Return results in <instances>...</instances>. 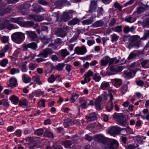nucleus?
<instances>
[{"label": "nucleus", "instance_id": "41", "mask_svg": "<svg viewBox=\"0 0 149 149\" xmlns=\"http://www.w3.org/2000/svg\"><path fill=\"white\" fill-rule=\"evenodd\" d=\"M9 21L17 23L19 24V25H20V22H21V21H19V18H11L10 19V20Z\"/></svg>", "mask_w": 149, "mask_h": 149}, {"label": "nucleus", "instance_id": "54", "mask_svg": "<svg viewBox=\"0 0 149 149\" xmlns=\"http://www.w3.org/2000/svg\"><path fill=\"white\" fill-rule=\"evenodd\" d=\"M142 25L143 28L149 26V19H146L145 22H142Z\"/></svg>", "mask_w": 149, "mask_h": 149}, {"label": "nucleus", "instance_id": "48", "mask_svg": "<svg viewBox=\"0 0 149 149\" xmlns=\"http://www.w3.org/2000/svg\"><path fill=\"white\" fill-rule=\"evenodd\" d=\"M97 12V17H99L100 15H102L103 13V8L102 7L98 8Z\"/></svg>", "mask_w": 149, "mask_h": 149}, {"label": "nucleus", "instance_id": "47", "mask_svg": "<svg viewBox=\"0 0 149 149\" xmlns=\"http://www.w3.org/2000/svg\"><path fill=\"white\" fill-rule=\"evenodd\" d=\"M21 71L23 72H26L27 71L26 65L25 63H22L21 64Z\"/></svg>", "mask_w": 149, "mask_h": 149}, {"label": "nucleus", "instance_id": "29", "mask_svg": "<svg viewBox=\"0 0 149 149\" xmlns=\"http://www.w3.org/2000/svg\"><path fill=\"white\" fill-rule=\"evenodd\" d=\"M63 145L65 148H69L72 144V141L70 140H66L63 142Z\"/></svg>", "mask_w": 149, "mask_h": 149}, {"label": "nucleus", "instance_id": "46", "mask_svg": "<svg viewBox=\"0 0 149 149\" xmlns=\"http://www.w3.org/2000/svg\"><path fill=\"white\" fill-rule=\"evenodd\" d=\"M10 72V74L12 75H14L16 73H19L20 72V70L18 68H14L11 69Z\"/></svg>", "mask_w": 149, "mask_h": 149}, {"label": "nucleus", "instance_id": "7", "mask_svg": "<svg viewBox=\"0 0 149 149\" xmlns=\"http://www.w3.org/2000/svg\"><path fill=\"white\" fill-rule=\"evenodd\" d=\"M53 53L52 50L49 48L45 49L43 52L38 55V57L42 56L44 58L47 57L48 55H51Z\"/></svg>", "mask_w": 149, "mask_h": 149}, {"label": "nucleus", "instance_id": "27", "mask_svg": "<svg viewBox=\"0 0 149 149\" xmlns=\"http://www.w3.org/2000/svg\"><path fill=\"white\" fill-rule=\"evenodd\" d=\"M10 100L15 104H17L19 101L18 98L15 95H13L11 96Z\"/></svg>", "mask_w": 149, "mask_h": 149}, {"label": "nucleus", "instance_id": "33", "mask_svg": "<svg viewBox=\"0 0 149 149\" xmlns=\"http://www.w3.org/2000/svg\"><path fill=\"white\" fill-rule=\"evenodd\" d=\"M123 68L122 66H118V67H114L112 66H111L110 67L111 70L112 71H117L118 72H121Z\"/></svg>", "mask_w": 149, "mask_h": 149}, {"label": "nucleus", "instance_id": "5", "mask_svg": "<svg viewBox=\"0 0 149 149\" xmlns=\"http://www.w3.org/2000/svg\"><path fill=\"white\" fill-rule=\"evenodd\" d=\"M113 117L117 119L118 123L120 125L124 126L126 125V119L124 116L115 114L114 115Z\"/></svg>", "mask_w": 149, "mask_h": 149}, {"label": "nucleus", "instance_id": "63", "mask_svg": "<svg viewBox=\"0 0 149 149\" xmlns=\"http://www.w3.org/2000/svg\"><path fill=\"white\" fill-rule=\"evenodd\" d=\"M113 102H112L110 106H107L106 107L107 111H111L113 109Z\"/></svg>", "mask_w": 149, "mask_h": 149}, {"label": "nucleus", "instance_id": "35", "mask_svg": "<svg viewBox=\"0 0 149 149\" xmlns=\"http://www.w3.org/2000/svg\"><path fill=\"white\" fill-rule=\"evenodd\" d=\"M80 33L78 31L77 33H75L73 37L69 40V43H71L75 41L78 38Z\"/></svg>", "mask_w": 149, "mask_h": 149}, {"label": "nucleus", "instance_id": "28", "mask_svg": "<svg viewBox=\"0 0 149 149\" xmlns=\"http://www.w3.org/2000/svg\"><path fill=\"white\" fill-rule=\"evenodd\" d=\"M80 22L79 19L77 18H74L70 21L68 23L69 25H75Z\"/></svg>", "mask_w": 149, "mask_h": 149}, {"label": "nucleus", "instance_id": "22", "mask_svg": "<svg viewBox=\"0 0 149 149\" xmlns=\"http://www.w3.org/2000/svg\"><path fill=\"white\" fill-rule=\"evenodd\" d=\"M133 72L130 70L125 71L123 73V76L127 79H129L132 77V75Z\"/></svg>", "mask_w": 149, "mask_h": 149}, {"label": "nucleus", "instance_id": "36", "mask_svg": "<svg viewBox=\"0 0 149 149\" xmlns=\"http://www.w3.org/2000/svg\"><path fill=\"white\" fill-rule=\"evenodd\" d=\"M65 65V64L64 63H58L56 65L55 68L58 71H60L62 70Z\"/></svg>", "mask_w": 149, "mask_h": 149}, {"label": "nucleus", "instance_id": "43", "mask_svg": "<svg viewBox=\"0 0 149 149\" xmlns=\"http://www.w3.org/2000/svg\"><path fill=\"white\" fill-rule=\"evenodd\" d=\"M149 37V30L144 31L143 36L141 38L142 40H145Z\"/></svg>", "mask_w": 149, "mask_h": 149}, {"label": "nucleus", "instance_id": "25", "mask_svg": "<svg viewBox=\"0 0 149 149\" xmlns=\"http://www.w3.org/2000/svg\"><path fill=\"white\" fill-rule=\"evenodd\" d=\"M17 81L15 78H12L10 80V82L8 86L13 88L16 86Z\"/></svg>", "mask_w": 149, "mask_h": 149}, {"label": "nucleus", "instance_id": "55", "mask_svg": "<svg viewBox=\"0 0 149 149\" xmlns=\"http://www.w3.org/2000/svg\"><path fill=\"white\" fill-rule=\"evenodd\" d=\"M67 1L66 0H58L55 3V5L57 6H61L63 4V3L64 1Z\"/></svg>", "mask_w": 149, "mask_h": 149}, {"label": "nucleus", "instance_id": "42", "mask_svg": "<svg viewBox=\"0 0 149 149\" xmlns=\"http://www.w3.org/2000/svg\"><path fill=\"white\" fill-rule=\"evenodd\" d=\"M111 41L112 42L117 41L119 38V37L115 33L111 35Z\"/></svg>", "mask_w": 149, "mask_h": 149}, {"label": "nucleus", "instance_id": "21", "mask_svg": "<svg viewBox=\"0 0 149 149\" xmlns=\"http://www.w3.org/2000/svg\"><path fill=\"white\" fill-rule=\"evenodd\" d=\"M9 46L8 45H6L5 47L0 51V57L2 58L5 55L6 53L9 48Z\"/></svg>", "mask_w": 149, "mask_h": 149}, {"label": "nucleus", "instance_id": "1", "mask_svg": "<svg viewBox=\"0 0 149 149\" xmlns=\"http://www.w3.org/2000/svg\"><path fill=\"white\" fill-rule=\"evenodd\" d=\"M129 40L130 42L128 45L130 47L134 46L139 47L141 44V40H142L141 38H140L139 36L136 35L130 36Z\"/></svg>", "mask_w": 149, "mask_h": 149}, {"label": "nucleus", "instance_id": "56", "mask_svg": "<svg viewBox=\"0 0 149 149\" xmlns=\"http://www.w3.org/2000/svg\"><path fill=\"white\" fill-rule=\"evenodd\" d=\"M114 6L116 8H117L119 11H121L122 9V6L118 2H116L114 4Z\"/></svg>", "mask_w": 149, "mask_h": 149}, {"label": "nucleus", "instance_id": "45", "mask_svg": "<svg viewBox=\"0 0 149 149\" xmlns=\"http://www.w3.org/2000/svg\"><path fill=\"white\" fill-rule=\"evenodd\" d=\"M29 48L33 50H36L37 47V43L35 42H32L29 43Z\"/></svg>", "mask_w": 149, "mask_h": 149}, {"label": "nucleus", "instance_id": "34", "mask_svg": "<svg viewBox=\"0 0 149 149\" xmlns=\"http://www.w3.org/2000/svg\"><path fill=\"white\" fill-rule=\"evenodd\" d=\"M22 77L23 81L25 83H29L31 81V79L28 77L26 74L23 75Z\"/></svg>", "mask_w": 149, "mask_h": 149}, {"label": "nucleus", "instance_id": "24", "mask_svg": "<svg viewBox=\"0 0 149 149\" xmlns=\"http://www.w3.org/2000/svg\"><path fill=\"white\" fill-rule=\"evenodd\" d=\"M134 29L135 28L134 26H132L131 27H130L129 26H127L124 27L123 31L125 33H127L130 31L133 32Z\"/></svg>", "mask_w": 149, "mask_h": 149}, {"label": "nucleus", "instance_id": "18", "mask_svg": "<svg viewBox=\"0 0 149 149\" xmlns=\"http://www.w3.org/2000/svg\"><path fill=\"white\" fill-rule=\"evenodd\" d=\"M111 81L112 83L117 88L119 87L122 83V80L119 79H112L111 80Z\"/></svg>", "mask_w": 149, "mask_h": 149}, {"label": "nucleus", "instance_id": "60", "mask_svg": "<svg viewBox=\"0 0 149 149\" xmlns=\"http://www.w3.org/2000/svg\"><path fill=\"white\" fill-rule=\"evenodd\" d=\"M102 98L101 97H97V98L96 100L95 105H98L100 104V103L102 101Z\"/></svg>", "mask_w": 149, "mask_h": 149}, {"label": "nucleus", "instance_id": "37", "mask_svg": "<svg viewBox=\"0 0 149 149\" xmlns=\"http://www.w3.org/2000/svg\"><path fill=\"white\" fill-rule=\"evenodd\" d=\"M122 26L121 25L118 26H116L115 29L113 28H112V29L113 31L120 33L122 31Z\"/></svg>", "mask_w": 149, "mask_h": 149}, {"label": "nucleus", "instance_id": "52", "mask_svg": "<svg viewBox=\"0 0 149 149\" xmlns=\"http://www.w3.org/2000/svg\"><path fill=\"white\" fill-rule=\"evenodd\" d=\"M127 86L126 85L123 86L121 88V92L122 94H124L127 90Z\"/></svg>", "mask_w": 149, "mask_h": 149}, {"label": "nucleus", "instance_id": "13", "mask_svg": "<svg viewBox=\"0 0 149 149\" xmlns=\"http://www.w3.org/2000/svg\"><path fill=\"white\" fill-rule=\"evenodd\" d=\"M70 17L68 13L64 12L60 17V20L61 21L66 22L70 19Z\"/></svg>", "mask_w": 149, "mask_h": 149}, {"label": "nucleus", "instance_id": "4", "mask_svg": "<svg viewBox=\"0 0 149 149\" xmlns=\"http://www.w3.org/2000/svg\"><path fill=\"white\" fill-rule=\"evenodd\" d=\"M67 27L65 26L57 28L55 31V34L58 36L64 37L67 35Z\"/></svg>", "mask_w": 149, "mask_h": 149}, {"label": "nucleus", "instance_id": "44", "mask_svg": "<svg viewBox=\"0 0 149 149\" xmlns=\"http://www.w3.org/2000/svg\"><path fill=\"white\" fill-rule=\"evenodd\" d=\"M93 21V19H88L83 20L82 22L84 25H88L91 24Z\"/></svg>", "mask_w": 149, "mask_h": 149}, {"label": "nucleus", "instance_id": "8", "mask_svg": "<svg viewBox=\"0 0 149 149\" xmlns=\"http://www.w3.org/2000/svg\"><path fill=\"white\" fill-rule=\"evenodd\" d=\"M108 147L105 148V149H116L119 146V144L117 141L113 140L110 141L109 139V143L108 145Z\"/></svg>", "mask_w": 149, "mask_h": 149}, {"label": "nucleus", "instance_id": "15", "mask_svg": "<svg viewBox=\"0 0 149 149\" xmlns=\"http://www.w3.org/2000/svg\"><path fill=\"white\" fill-rule=\"evenodd\" d=\"M29 17H31L36 21L40 22L44 19L43 17L41 15H30Z\"/></svg>", "mask_w": 149, "mask_h": 149}, {"label": "nucleus", "instance_id": "39", "mask_svg": "<svg viewBox=\"0 0 149 149\" xmlns=\"http://www.w3.org/2000/svg\"><path fill=\"white\" fill-rule=\"evenodd\" d=\"M69 52L66 49H63L61 50V54L63 57L65 58L66 56L69 55Z\"/></svg>", "mask_w": 149, "mask_h": 149}, {"label": "nucleus", "instance_id": "49", "mask_svg": "<svg viewBox=\"0 0 149 149\" xmlns=\"http://www.w3.org/2000/svg\"><path fill=\"white\" fill-rule=\"evenodd\" d=\"M38 66V64L34 63H31L29 66V69L31 70H33L35 68Z\"/></svg>", "mask_w": 149, "mask_h": 149}, {"label": "nucleus", "instance_id": "2", "mask_svg": "<svg viewBox=\"0 0 149 149\" xmlns=\"http://www.w3.org/2000/svg\"><path fill=\"white\" fill-rule=\"evenodd\" d=\"M11 38L13 41L17 44H20L25 38V34L21 32H16L12 34Z\"/></svg>", "mask_w": 149, "mask_h": 149}, {"label": "nucleus", "instance_id": "58", "mask_svg": "<svg viewBox=\"0 0 149 149\" xmlns=\"http://www.w3.org/2000/svg\"><path fill=\"white\" fill-rule=\"evenodd\" d=\"M19 105L20 106L24 105L26 106L28 105V102L25 99H24L20 101Z\"/></svg>", "mask_w": 149, "mask_h": 149}, {"label": "nucleus", "instance_id": "38", "mask_svg": "<svg viewBox=\"0 0 149 149\" xmlns=\"http://www.w3.org/2000/svg\"><path fill=\"white\" fill-rule=\"evenodd\" d=\"M7 29L9 30H12L15 29H18V27L17 26H15L13 24H7Z\"/></svg>", "mask_w": 149, "mask_h": 149}, {"label": "nucleus", "instance_id": "31", "mask_svg": "<svg viewBox=\"0 0 149 149\" xmlns=\"http://www.w3.org/2000/svg\"><path fill=\"white\" fill-rule=\"evenodd\" d=\"M33 11L34 12L38 13L41 11H45V10L41 6H39L37 7H34Z\"/></svg>", "mask_w": 149, "mask_h": 149}, {"label": "nucleus", "instance_id": "6", "mask_svg": "<svg viewBox=\"0 0 149 149\" xmlns=\"http://www.w3.org/2000/svg\"><path fill=\"white\" fill-rule=\"evenodd\" d=\"M97 8V2L95 0H92L91 1V4L89 6V10L86 11L87 13L92 14L93 12H95Z\"/></svg>", "mask_w": 149, "mask_h": 149}, {"label": "nucleus", "instance_id": "51", "mask_svg": "<svg viewBox=\"0 0 149 149\" xmlns=\"http://www.w3.org/2000/svg\"><path fill=\"white\" fill-rule=\"evenodd\" d=\"M44 135L45 136L49 138H52L53 137V134L51 132L47 130H46L45 131Z\"/></svg>", "mask_w": 149, "mask_h": 149}, {"label": "nucleus", "instance_id": "19", "mask_svg": "<svg viewBox=\"0 0 149 149\" xmlns=\"http://www.w3.org/2000/svg\"><path fill=\"white\" fill-rule=\"evenodd\" d=\"M140 64L143 68H149V59L141 60Z\"/></svg>", "mask_w": 149, "mask_h": 149}, {"label": "nucleus", "instance_id": "3", "mask_svg": "<svg viewBox=\"0 0 149 149\" xmlns=\"http://www.w3.org/2000/svg\"><path fill=\"white\" fill-rule=\"evenodd\" d=\"M95 141L102 145L104 148L108 147V144L109 143V139L105 137L102 134H97L95 136Z\"/></svg>", "mask_w": 149, "mask_h": 149}, {"label": "nucleus", "instance_id": "11", "mask_svg": "<svg viewBox=\"0 0 149 149\" xmlns=\"http://www.w3.org/2000/svg\"><path fill=\"white\" fill-rule=\"evenodd\" d=\"M121 129L117 127H113L110 128L108 132L111 135H114L118 133L121 130Z\"/></svg>", "mask_w": 149, "mask_h": 149}, {"label": "nucleus", "instance_id": "59", "mask_svg": "<svg viewBox=\"0 0 149 149\" xmlns=\"http://www.w3.org/2000/svg\"><path fill=\"white\" fill-rule=\"evenodd\" d=\"M101 79V77L100 76H98L97 74H95L93 76V79L96 82H99Z\"/></svg>", "mask_w": 149, "mask_h": 149}, {"label": "nucleus", "instance_id": "9", "mask_svg": "<svg viewBox=\"0 0 149 149\" xmlns=\"http://www.w3.org/2000/svg\"><path fill=\"white\" fill-rule=\"evenodd\" d=\"M74 51L78 54H84L87 52L86 48L84 46L81 47H77L75 48Z\"/></svg>", "mask_w": 149, "mask_h": 149}, {"label": "nucleus", "instance_id": "62", "mask_svg": "<svg viewBox=\"0 0 149 149\" xmlns=\"http://www.w3.org/2000/svg\"><path fill=\"white\" fill-rule=\"evenodd\" d=\"M12 9L11 8H7L4 9L3 12L1 13L2 15H3L5 13H8L10 12Z\"/></svg>", "mask_w": 149, "mask_h": 149}, {"label": "nucleus", "instance_id": "30", "mask_svg": "<svg viewBox=\"0 0 149 149\" xmlns=\"http://www.w3.org/2000/svg\"><path fill=\"white\" fill-rule=\"evenodd\" d=\"M109 82L104 81L101 83L100 88L102 90H105L109 87Z\"/></svg>", "mask_w": 149, "mask_h": 149}, {"label": "nucleus", "instance_id": "61", "mask_svg": "<svg viewBox=\"0 0 149 149\" xmlns=\"http://www.w3.org/2000/svg\"><path fill=\"white\" fill-rule=\"evenodd\" d=\"M37 145L36 142L35 141H31L29 143V147L32 148Z\"/></svg>", "mask_w": 149, "mask_h": 149}, {"label": "nucleus", "instance_id": "23", "mask_svg": "<svg viewBox=\"0 0 149 149\" xmlns=\"http://www.w3.org/2000/svg\"><path fill=\"white\" fill-rule=\"evenodd\" d=\"M104 24V21L102 20H100L96 21L92 26L94 27H97L102 26Z\"/></svg>", "mask_w": 149, "mask_h": 149}, {"label": "nucleus", "instance_id": "50", "mask_svg": "<svg viewBox=\"0 0 149 149\" xmlns=\"http://www.w3.org/2000/svg\"><path fill=\"white\" fill-rule=\"evenodd\" d=\"M56 79V77H55V76L53 74H52L48 78V81L51 83L53 82Z\"/></svg>", "mask_w": 149, "mask_h": 149}, {"label": "nucleus", "instance_id": "26", "mask_svg": "<svg viewBox=\"0 0 149 149\" xmlns=\"http://www.w3.org/2000/svg\"><path fill=\"white\" fill-rule=\"evenodd\" d=\"M109 60V57L107 56H106L104 59L100 60L101 65V66L106 65L108 64Z\"/></svg>", "mask_w": 149, "mask_h": 149}, {"label": "nucleus", "instance_id": "17", "mask_svg": "<svg viewBox=\"0 0 149 149\" xmlns=\"http://www.w3.org/2000/svg\"><path fill=\"white\" fill-rule=\"evenodd\" d=\"M79 102L80 104L79 107L81 108L86 109L88 107L87 103L85 100L83 98H80Z\"/></svg>", "mask_w": 149, "mask_h": 149}, {"label": "nucleus", "instance_id": "40", "mask_svg": "<svg viewBox=\"0 0 149 149\" xmlns=\"http://www.w3.org/2000/svg\"><path fill=\"white\" fill-rule=\"evenodd\" d=\"M8 63V61L6 58L3 59L0 61V65L2 67L6 66Z\"/></svg>", "mask_w": 149, "mask_h": 149}, {"label": "nucleus", "instance_id": "57", "mask_svg": "<svg viewBox=\"0 0 149 149\" xmlns=\"http://www.w3.org/2000/svg\"><path fill=\"white\" fill-rule=\"evenodd\" d=\"M38 103V105L40 107H45V100L44 99L40 100Z\"/></svg>", "mask_w": 149, "mask_h": 149}, {"label": "nucleus", "instance_id": "14", "mask_svg": "<svg viewBox=\"0 0 149 149\" xmlns=\"http://www.w3.org/2000/svg\"><path fill=\"white\" fill-rule=\"evenodd\" d=\"M139 66V64L138 62H134L130 65L129 66V68L130 69H133L132 72L133 73L135 74L136 72L139 70L137 68Z\"/></svg>", "mask_w": 149, "mask_h": 149}, {"label": "nucleus", "instance_id": "16", "mask_svg": "<svg viewBox=\"0 0 149 149\" xmlns=\"http://www.w3.org/2000/svg\"><path fill=\"white\" fill-rule=\"evenodd\" d=\"M97 118L96 115L95 113H90L89 116H86V118L87 122H90L91 121L94 120Z\"/></svg>", "mask_w": 149, "mask_h": 149}, {"label": "nucleus", "instance_id": "20", "mask_svg": "<svg viewBox=\"0 0 149 149\" xmlns=\"http://www.w3.org/2000/svg\"><path fill=\"white\" fill-rule=\"evenodd\" d=\"M148 8V7L147 6L144 5L138 7L137 8L136 11L137 14H142L146 11Z\"/></svg>", "mask_w": 149, "mask_h": 149}, {"label": "nucleus", "instance_id": "64", "mask_svg": "<svg viewBox=\"0 0 149 149\" xmlns=\"http://www.w3.org/2000/svg\"><path fill=\"white\" fill-rule=\"evenodd\" d=\"M35 133L38 135L40 136L42 135L43 134V131L42 129H38L35 131Z\"/></svg>", "mask_w": 149, "mask_h": 149}, {"label": "nucleus", "instance_id": "32", "mask_svg": "<svg viewBox=\"0 0 149 149\" xmlns=\"http://www.w3.org/2000/svg\"><path fill=\"white\" fill-rule=\"evenodd\" d=\"M136 20V17L130 15L128 17H126L125 20L127 22L132 23L135 21Z\"/></svg>", "mask_w": 149, "mask_h": 149}, {"label": "nucleus", "instance_id": "53", "mask_svg": "<svg viewBox=\"0 0 149 149\" xmlns=\"http://www.w3.org/2000/svg\"><path fill=\"white\" fill-rule=\"evenodd\" d=\"M137 54L134 53L133 52H132L128 57L127 59L129 60L131 59L136 57L137 56Z\"/></svg>", "mask_w": 149, "mask_h": 149}, {"label": "nucleus", "instance_id": "12", "mask_svg": "<svg viewBox=\"0 0 149 149\" xmlns=\"http://www.w3.org/2000/svg\"><path fill=\"white\" fill-rule=\"evenodd\" d=\"M34 25L33 22L32 21H21L20 23V25L24 27H30L34 26Z\"/></svg>", "mask_w": 149, "mask_h": 149}, {"label": "nucleus", "instance_id": "10", "mask_svg": "<svg viewBox=\"0 0 149 149\" xmlns=\"http://www.w3.org/2000/svg\"><path fill=\"white\" fill-rule=\"evenodd\" d=\"M26 33L28 37L33 41H34L38 38V35L34 31H26Z\"/></svg>", "mask_w": 149, "mask_h": 149}]
</instances>
